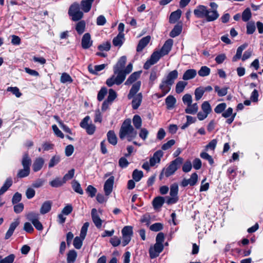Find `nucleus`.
<instances>
[{
    "label": "nucleus",
    "mask_w": 263,
    "mask_h": 263,
    "mask_svg": "<svg viewBox=\"0 0 263 263\" xmlns=\"http://www.w3.org/2000/svg\"><path fill=\"white\" fill-rule=\"evenodd\" d=\"M126 57H121L116 64L114 66V75L106 80V84L111 87L114 84L120 85L125 80L126 75L130 73L133 70V65L129 63L125 67Z\"/></svg>",
    "instance_id": "obj_1"
},
{
    "label": "nucleus",
    "mask_w": 263,
    "mask_h": 263,
    "mask_svg": "<svg viewBox=\"0 0 263 263\" xmlns=\"http://www.w3.org/2000/svg\"><path fill=\"white\" fill-rule=\"evenodd\" d=\"M137 135V131L131 124L129 119H126L122 123L119 133V136L121 140L127 139L128 141L134 139Z\"/></svg>",
    "instance_id": "obj_2"
},
{
    "label": "nucleus",
    "mask_w": 263,
    "mask_h": 263,
    "mask_svg": "<svg viewBox=\"0 0 263 263\" xmlns=\"http://www.w3.org/2000/svg\"><path fill=\"white\" fill-rule=\"evenodd\" d=\"M183 162V158L180 157H177L172 161L166 168L162 170L160 175V179H161L163 175L166 177H168L173 175L180 167Z\"/></svg>",
    "instance_id": "obj_3"
},
{
    "label": "nucleus",
    "mask_w": 263,
    "mask_h": 263,
    "mask_svg": "<svg viewBox=\"0 0 263 263\" xmlns=\"http://www.w3.org/2000/svg\"><path fill=\"white\" fill-rule=\"evenodd\" d=\"M68 14L71 17L73 21H78L83 16V13L80 10V6L78 3H73L69 7Z\"/></svg>",
    "instance_id": "obj_4"
},
{
    "label": "nucleus",
    "mask_w": 263,
    "mask_h": 263,
    "mask_svg": "<svg viewBox=\"0 0 263 263\" xmlns=\"http://www.w3.org/2000/svg\"><path fill=\"white\" fill-rule=\"evenodd\" d=\"M122 234V245L123 247L126 246L131 240L133 234V227L132 226L124 227L121 231Z\"/></svg>",
    "instance_id": "obj_5"
},
{
    "label": "nucleus",
    "mask_w": 263,
    "mask_h": 263,
    "mask_svg": "<svg viewBox=\"0 0 263 263\" xmlns=\"http://www.w3.org/2000/svg\"><path fill=\"white\" fill-rule=\"evenodd\" d=\"M162 57L163 56L159 51L154 52L151 55L150 59L144 64L143 66L144 68L145 69H149L152 65L156 64Z\"/></svg>",
    "instance_id": "obj_6"
},
{
    "label": "nucleus",
    "mask_w": 263,
    "mask_h": 263,
    "mask_svg": "<svg viewBox=\"0 0 263 263\" xmlns=\"http://www.w3.org/2000/svg\"><path fill=\"white\" fill-rule=\"evenodd\" d=\"M164 248L163 245L156 243L153 247H151L149 250V256L151 258L158 257Z\"/></svg>",
    "instance_id": "obj_7"
},
{
    "label": "nucleus",
    "mask_w": 263,
    "mask_h": 263,
    "mask_svg": "<svg viewBox=\"0 0 263 263\" xmlns=\"http://www.w3.org/2000/svg\"><path fill=\"white\" fill-rule=\"evenodd\" d=\"M198 178V177L197 174L196 173H194L191 175V177L189 179H183L181 182V185L183 187H186L188 185L194 186L197 183Z\"/></svg>",
    "instance_id": "obj_8"
},
{
    "label": "nucleus",
    "mask_w": 263,
    "mask_h": 263,
    "mask_svg": "<svg viewBox=\"0 0 263 263\" xmlns=\"http://www.w3.org/2000/svg\"><path fill=\"white\" fill-rule=\"evenodd\" d=\"M205 19L207 22H213L216 20L219 16L217 11H215L207 8Z\"/></svg>",
    "instance_id": "obj_9"
},
{
    "label": "nucleus",
    "mask_w": 263,
    "mask_h": 263,
    "mask_svg": "<svg viewBox=\"0 0 263 263\" xmlns=\"http://www.w3.org/2000/svg\"><path fill=\"white\" fill-rule=\"evenodd\" d=\"M173 44V41L172 39L167 40L162 47L159 52L163 57L171 51Z\"/></svg>",
    "instance_id": "obj_10"
},
{
    "label": "nucleus",
    "mask_w": 263,
    "mask_h": 263,
    "mask_svg": "<svg viewBox=\"0 0 263 263\" xmlns=\"http://www.w3.org/2000/svg\"><path fill=\"white\" fill-rule=\"evenodd\" d=\"M163 153L162 151L159 150L156 151L153 155V157L149 159L151 166H154L157 163H159L161 158L163 157Z\"/></svg>",
    "instance_id": "obj_11"
},
{
    "label": "nucleus",
    "mask_w": 263,
    "mask_h": 263,
    "mask_svg": "<svg viewBox=\"0 0 263 263\" xmlns=\"http://www.w3.org/2000/svg\"><path fill=\"white\" fill-rule=\"evenodd\" d=\"M114 182V177L111 176L105 182L104 190L106 196H108L112 191Z\"/></svg>",
    "instance_id": "obj_12"
},
{
    "label": "nucleus",
    "mask_w": 263,
    "mask_h": 263,
    "mask_svg": "<svg viewBox=\"0 0 263 263\" xmlns=\"http://www.w3.org/2000/svg\"><path fill=\"white\" fill-rule=\"evenodd\" d=\"M92 220L97 228H100L102 227V220L100 218L97 210L96 209H92L91 212Z\"/></svg>",
    "instance_id": "obj_13"
},
{
    "label": "nucleus",
    "mask_w": 263,
    "mask_h": 263,
    "mask_svg": "<svg viewBox=\"0 0 263 263\" xmlns=\"http://www.w3.org/2000/svg\"><path fill=\"white\" fill-rule=\"evenodd\" d=\"M82 47L84 49H88L92 46V41L89 33H85L82 39Z\"/></svg>",
    "instance_id": "obj_14"
},
{
    "label": "nucleus",
    "mask_w": 263,
    "mask_h": 263,
    "mask_svg": "<svg viewBox=\"0 0 263 263\" xmlns=\"http://www.w3.org/2000/svg\"><path fill=\"white\" fill-rule=\"evenodd\" d=\"M207 7L203 5H199L194 10L195 15L198 18L205 17Z\"/></svg>",
    "instance_id": "obj_15"
},
{
    "label": "nucleus",
    "mask_w": 263,
    "mask_h": 263,
    "mask_svg": "<svg viewBox=\"0 0 263 263\" xmlns=\"http://www.w3.org/2000/svg\"><path fill=\"white\" fill-rule=\"evenodd\" d=\"M178 72L177 70H174L168 73L165 79H164L166 81V83L170 85H173L174 83L175 80L178 78Z\"/></svg>",
    "instance_id": "obj_16"
},
{
    "label": "nucleus",
    "mask_w": 263,
    "mask_h": 263,
    "mask_svg": "<svg viewBox=\"0 0 263 263\" xmlns=\"http://www.w3.org/2000/svg\"><path fill=\"white\" fill-rule=\"evenodd\" d=\"M20 224V220L18 219H16L14 221L10 224V227L6 233L5 238L6 239H9L13 234L15 228Z\"/></svg>",
    "instance_id": "obj_17"
},
{
    "label": "nucleus",
    "mask_w": 263,
    "mask_h": 263,
    "mask_svg": "<svg viewBox=\"0 0 263 263\" xmlns=\"http://www.w3.org/2000/svg\"><path fill=\"white\" fill-rule=\"evenodd\" d=\"M141 85V82L140 81H137L136 82L133 84L127 96V97L129 99L133 98L134 96L136 94V93L139 90Z\"/></svg>",
    "instance_id": "obj_18"
},
{
    "label": "nucleus",
    "mask_w": 263,
    "mask_h": 263,
    "mask_svg": "<svg viewBox=\"0 0 263 263\" xmlns=\"http://www.w3.org/2000/svg\"><path fill=\"white\" fill-rule=\"evenodd\" d=\"M45 161L43 158L38 157L35 159L32 165V169L34 172L39 171L43 167Z\"/></svg>",
    "instance_id": "obj_19"
},
{
    "label": "nucleus",
    "mask_w": 263,
    "mask_h": 263,
    "mask_svg": "<svg viewBox=\"0 0 263 263\" xmlns=\"http://www.w3.org/2000/svg\"><path fill=\"white\" fill-rule=\"evenodd\" d=\"M141 73V71L134 72L125 81L124 84L125 85H129L137 82V80L140 78Z\"/></svg>",
    "instance_id": "obj_20"
},
{
    "label": "nucleus",
    "mask_w": 263,
    "mask_h": 263,
    "mask_svg": "<svg viewBox=\"0 0 263 263\" xmlns=\"http://www.w3.org/2000/svg\"><path fill=\"white\" fill-rule=\"evenodd\" d=\"M166 81L163 79L159 85V88L161 89L162 92V95L158 96L159 98L164 96L170 91L171 89V86L172 85H170L167 83H166Z\"/></svg>",
    "instance_id": "obj_21"
},
{
    "label": "nucleus",
    "mask_w": 263,
    "mask_h": 263,
    "mask_svg": "<svg viewBox=\"0 0 263 263\" xmlns=\"http://www.w3.org/2000/svg\"><path fill=\"white\" fill-rule=\"evenodd\" d=\"M52 202L51 201L47 200L45 201L40 208V213L41 214H45L48 213L51 209Z\"/></svg>",
    "instance_id": "obj_22"
},
{
    "label": "nucleus",
    "mask_w": 263,
    "mask_h": 263,
    "mask_svg": "<svg viewBox=\"0 0 263 263\" xmlns=\"http://www.w3.org/2000/svg\"><path fill=\"white\" fill-rule=\"evenodd\" d=\"M151 40L150 36H146L141 39L137 47L138 52L141 51L143 48L148 44Z\"/></svg>",
    "instance_id": "obj_23"
},
{
    "label": "nucleus",
    "mask_w": 263,
    "mask_h": 263,
    "mask_svg": "<svg viewBox=\"0 0 263 263\" xmlns=\"http://www.w3.org/2000/svg\"><path fill=\"white\" fill-rule=\"evenodd\" d=\"M107 140L108 142L113 145H116L117 143V137L114 130H109L107 134Z\"/></svg>",
    "instance_id": "obj_24"
},
{
    "label": "nucleus",
    "mask_w": 263,
    "mask_h": 263,
    "mask_svg": "<svg viewBox=\"0 0 263 263\" xmlns=\"http://www.w3.org/2000/svg\"><path fill=\"white\" fill-rule=\"evenodd\" d=\"M197 74L196 70L193 69H188L185 71L183 75L182 79L184 80H188L193 79Z\"/></svg>",
    "instance_id": "obj_25"
},
{
    "label": "nucleus",
    "mask_w": 263,
    "mask_h": 263,
    "mask_svg": "<svg viewBox=\"0 0 263 263\" xmlns=\"http://www.w3.org/2000/svg\"><path fill=\"white\" fill-rule=\"evenodd\" d=\"M142 99V95L141 93L137 94L132 101V106L135 109H137L140 105Z\"/></svg>",
    "instance_id": "obj_26"
},
{
    "label": "nucleus",
    "mask_w": 263,
    "mask_h": 263,
    "mask_svg": "<svg viewBox=\"0 0 263 263\" xmlns=\"http://www.w3.org/2000/svg\"><path fill=\"white\" fill-rule=\"evenodd\" d=\"M176 103V100L173 96L169 95L165 99V103L167 108L169 109L173 108Z\"/></svg>",
    "instance_id": "obj_27"
},
{
    "label": "nucleus",
    "mask_w": 263,
    "mask_h": 263,
    "mask_svg": "<svg viewBox=\"0 0 263 263\" xmlns=\"http://www.w3.org/2000/svg\"><path fill=\"white\" fill-rule=\"evenodd\" d=\"M106 66V64H103L99 65H96L94 67L89 65L88 68V70L90 73L97 74L99 71L103 70L105 68Z\"/></svg>",
    "instance_id": "obj_28"
},
{
    "label": "nucleus",
    "mask_w": 263,
    "mask_h": 263,
    "mask_svg": "<svg viewBox=\"0 0 263 263\" xmlns=\"http://www.w3.org/2000/svg\"><path fill=\"white\" fill-rule=\"evenodd\" d=\"M181 13L182 12L180 9H178L176 11L173 12L170 16V22L171 23H175L180 18Z\"/></svg>",
    "instance_id": "obj_29"
},
{
    "label": "nucleus",
    "mask_w": 263,
    "mask_h": 263,
    "mask_svg": "<svg viewBox=\"0 0 263 263\" xmlns=\"http://www.w3.org/2000/svg\"><path fill=\"white\" fill-rule=\"evenodd\" d=\"M124 41V34H118L112 40V44L115 46L121 47Z\"/></svg>",
    "instance_id": "obj_30"
},
{
    "label": "nucleus",
    "mask_w": 263,
    "mask_h": 263,
    "mask_svg": "<svg viewBox=\"0 0 263 263\" xmlns=\"http://www.w3.org/2000/svg\"><path fill=\"white\" fill-rule=\"evenodd\" d=\"M12 184V180L11 178L6 179L3 185L0 189V195L4 194Z\"/></svg>",
    "instance_id": "obj_31"
},
{
    "label": "nucleus",
    "mask_w": 263,
    "mask_h": 263,
    "mask_svg": "<svg viewBox=\"0 0 263 263\" xmlns=\"http://www.w3.org/2000/svg\"><path fill=\"white\" fill-rule=\"evenodd\" d=\"M164 202L163 197L158 196L155 198L153 201V205L155 209L161 208Z\"/></svg>",
    "instance_id": "obj_32"
},
{
    "label": "nucleus",
    "mask_w": 263,
    "mask_h": 263,
    "mask_svg": "<svg viewBox=\"0 0 263 263\" xmlns=\"http://www.w3.org/2000/svg\"><path fill=\"white\" fill-rule=\"evenodd\" d=\"M247 44H243L239 46L236 51V54L233 57L232 61L233 62L237 61L238 59H240L243 50L247 47Z\"/></svg>",
    "instance_id": "obj_33"
},
{
    "label": "nucleus",
    "mask_w": 263,
    "mask_h": 263,
    "mask_svg": "<svg viewBox=\"0 0 263 263\" xmlns=\"http://www.w3.org/2000/svg\"><path fill=\"white\" fill-rule=\"evenodd\" d=\"M198 107L197 103L187 105L185 109V112L188 114H195L198 111Z\"/></svg>",
    "instance_id": "obj_34"
},
{
    "label": "nucleus",
    "mask_w": 263,
    "mask_h": 263,
    "mask_svg": "<svg viewBox=\"0 0 263 263\" xmlns=\"http://www.w3.org/2000/svg\"><path fill=\"white\" fill-rule=\"evenodd\" d=\"M22 164L24 168H30L31 164V160L27 154L23 155Z\"/></svg>",
    "instance_id": "obj_35"
},
{
    "label": "nucleus",
    "mask_w": 263,
    "mask_h": 263,
    "mask_svg": "<svg viewBox=\"0 0 263 263\" xmlns=\"http://www.w3.org/2000/svg\"><path fill=\"white\" fill-rule=\"evenodd\" d=\"M77 256L76 251L72 250L69 251L67 254V263H74Z\"/></svg>",
    "instance_id": "obj_36"
},
{
    "label": "nucleus",
    "mask_w": 263,
    "mask_h": 263,
    "mask_svg": "<svg viewBox=\"0 0 263 263\" xmlns=\"http://www.w3.org/2000/svg\"><path fill=\"white\" fill-rule=\"evenodd\" d=\"M65 182L63 179L60 178H56L49 182L50 185L53 187H58L61 186Z\"/></svg>",
    "instance_id": "obj_37"
},
{
    "label": "nucleus",
    "mask_w": 263,
    "mask_h": 263,
    "mask_svg": "<svg viewBox=\"0 0 263 263\" xmlns=\"http://www.w3.org/2000/svg\"><path fill=\"white\" fill-rule=\"evenodd\" d=\"M187 84V83L185 81H180L177 82L176 85V92L177 93H180L182 92L184 90Z\"/></svg>",
    "instance_id": "obj_38"
},
{
    "label": "nucleus",
    "mask_w": 263,
    "mask_h": 263,
    "mask_svg": "<svg viewBox=\"0 0 263 263\" xmlns=\"http://www.w3.org/2000/svg\"><path fill=\"white\" fill-rule=\"evenodd\" d=\"M182 31V26L181 25H176L170 32V36L172 37H175L179 35Z\"/></svg>",
    "instance_id": "obj_39"
},
{
    "label": "nucleus",
    "mask_w": 263,
    "mask_h": 263,
    "mask_svg": "<svg viewBox=\"0 0 263 263\" xmlns=\"http://www.w3.org/2000/svg\"><path fill=\"white\" fill-rule=\"evenodd\" d=\"M85 26L86 24L84 21H81L77 24L76 29L79 34H81L84 32Z\"/></svg>",
    "instance_id": "obj_40"
},
{
    "label": "nucleus",
    "mask_w": 263,
    "mask_h": 263,
    "mask_svg": "<svg viewBox=\"0 0 263 263\" xmlns=\"http://www.w3.org/2000/svg\"><path fill=\"white\" fill-rule=\"evenodd\" d=\"M215 91L217 93L219 97H223L226 96L228 93V87H223L220 88L219 86L216 85L214 87Z\"/></svg>",
    "instance_id": "obj_41"
},
{
    "label": "nucleus",
    "mask_w": 263,
    "mask_h": 263,
    "mask_svg": "<svg viewBox=\"0 0 263 263\" xmlns=\"http://www.w3.org/2000/svg\"><path fill=\"white\" fill-rule=\"evenodd\" d=\"M210 68L207 66H204L201 67L198 73L200 77H203L209 76L210 73Z\"/></svg>",
    "instance_id": "obj_42"
},
{
    "label": "nucleus",
    "mask_w": 263,
    "mask_h": 263,
    "mask_svg": "<svg viewBox=\"0 0 263 263\" xmlns=\"http://www.w3.org/2000/svg\"><path fill=\"white\" fill-rule=\"evenodd\" d=\"M92 4L82 0L81 2V7L84 12H89L91 8Z\"/></svg>",
    "instance_id": "obj_43"
},
{
    "label": "nucleus",
    "mask_w": 263,
    "mask_h": 263,
    "mask_svg": "<svg viewBox=\"0 0 263 263\" xmlns=\"http://www.w3.org/2000/svg\"><path fill=\"white\" fill-rule=\"evenodd\" d=\"M201 108L206 115L210 114L212 111L211 105L208 101H204L202 104Z\"/></svg>",
    "instance_id": "obj_44"
},
{
    "label": "nucleus",
    "mask_w": 263,
    "mask_h": 263,
    "mask_svg": "<svg viewBox=\"0 0 263 263\" xmlns=\"http://www.w3.org/2000/svg\"><path fill=\"white\" fill-rule=\"evenodd\" d=\"M143 176V174L142 171H138V170H135L132 175L133 179L136 182L139 181Z\"/></svg>",
    "instance_id": "obj_45"
},
{
    "label": "nucleus",
    "mask_w": 263,
    "mask_h": 263,
    "mask_svg": "<svg viewBox=\"0 0 263 263\" xmlns=\"http://www.w3.org/2000/svg\"><path fill=\"white\" fill-rule=\"evenodd\" d=\"M27 219L32 223L39 219V215L34 212H30L26 215Z\"/></svg>",
    "instance_id": "obj_46"
},
{
    "label": "nucleus",
    "mask_w": 263,
    "mask_h": 263,
    "mask_svg": "<svg viewBox=\"0 0 263 263\" xmlns=\"http://www.w3.org/2000/svg\"><path fill=\"white\" fill-rule=\"evenodd\" d=\"M60 157L59 156L55 155L53 156L50 160L49 162L48 167L49 168L53 167L58 164L60 161Z\"/></svg>",
    "instance_id": "obj_47"
},
{
    "label": "nucleus",
    "mask_w": 263,
    "mask_h": 263,
    "mask_svg": "<svg viewBox=\"0 0 263 263\" xmlns=\"http://www.w3.org/2000/svg\"><path fill=\"white\" fill-rule=\"evenodd\" d=\"M72 189L76 192L81 195L83 194V191L81 187L80 184L78 181L76 180L73 181L72 183Z\"/></svg>",
    "instance_id": "obj_48"
},
{
    "label": "nucleus",
    "mask_w": 263,
    "mask_h": 263,
    "mask_svg": "<svg viewBox=\"0 0 263 263\" xmlns=\"http://www.w3.org/2000/svg\"><path fill=\"white\" fill-rule=\"evenodd\" d=\"M187 117V121H186V122L182 126H181V129H185L186 128H187L190 124H192V123H194L196 122V118L195 117H193V116H186Z\"/></svg>",
    "instance_id": "obj_49"
},
{
    "label": "nucleus",
    "mask_w": 263,
    "mask_h": 263,
    "mask_svg": "<svg viewBox=\"0 0 263 263\" xmlns=\"http://www.w3.org/2000/svg\"><path fill=\"white\" fill-rule=\"evenodd\" d=\"M133 122L136 129H140L142 126V119L140 116H134Z\"/></svg>",
    "instance_id": "obj_50"
},
{
    "label": "nucleus",
    "mask_w": 263,
    "mask_h": 263,
    "mask_svg": "<svg viewBox=\"0 0 263 263\" xmlns=\"http://www.w3.org/2000/svg\"><path fill=\"white\" fill-rule=\"evenodd\" d=\"M61 82L62 83H71L72 82L71 77L67 73H63L60 78Z\"/></svg>",
    "instance_id": "obj_51"
},
{
    "label": "nucleus",
    "mask_w": 263,
    "mask_h": 263,
    "mask_svg": "<svg viewBox=\"0 0 263 263\" xmlns=\"http://www.w3.org/2000/svg\"><path fill=\"white\" fill-rule=\"evenodd\" d=\"M117 97V93L116 91L112 89H109L108 91V96L107 97V99L106 100L108 102H110L111 103L116 99Z\"/></svg>",
    "instance_id": "obj_52"
},
{
    "label": "nucleus",
    "mask_w": 263,
    "mask_h": 263,
    "mask_svg": "<svg viewBox=\"0 0 263 263\" xmlns=\"http://www.w3.org/2000/svg\"><path fill=\"white\" fill-rule=\"evenodd\" d=\"M204 92L202 87H197L195 90V97L196 100H200L203 96Z\"/></svg>",
    "instance_id": "obj_53"
},
{
    "label": "nucleus",
    "mask_w": 263,
    "mask_h": 263,
    "mask_svg": "<svg viewBox=\"0 0 263 263\" xmlns=\"http://www.w3.org/2000/svg\"><path fill=\"white\" fill-rule=\"evenodd\" d=\"M84 239H82L81 237H76L73 240V246L77 249H80L82 246V242Z\"/></svg>",
    "instance_id": "obj_54"
},
{
    "label": "nucleus",
    "mask_w": 263,
    "mask_h": 263,
    "mask_svg": "<svg viewBox=\"0 0 263 263\" xmlns=\"http://www.w3.org/2000/svg\"><path fill=\"white\" fill-rule=\"evenodd\" d=\"M7 90L11 92L17 98H20L22 96V93L17 87H8Z\"/></svg>",
    "instance_id": "obj_55"
},
{
    "label": "nucleus",
    "mask_w": 263,
    "mask_h": 263,
    "mask_svg": "<svg viewBox=\"0 0 263 263\" xmlns=\"http://www.w3.org/2000/svg\"><path fill=\"white\" fill-rule=\"evenodd\" d=\"M251 17V12L249 8L246 9L242 13V19L244 22L248 21Z\"/></svg>",
    "instance_id": "obj_56"
},
{
    "label": "nucleus",
    "mask_w": 263,
    "mask_h": 263,
    "mask_svg": "<svg viewBox=\"0 0 263 263\" xmlns=\"http://www.w3.org/2000/svg\"><path fill=\"white\" fill-rule=\"evenodd\" d=\"M178 192V186L177 184L174 183L171 185L170 193L171 196L177 197Z\"/></svg>",
    "instance_id": "obj_57"
},
{
    "label": "nucleus",
    "mask_w": 263,
    "mask_h": 263,
    "mask_svg": "<svg viewBox=\"0 0 263 263\" xmlns=\"http://www.w3.org/2000/svg\"><path fill=\"white\" fill-rule=\"evenodd\" d=\"M107 93V89L105 87H102L98 93L97 99L99 101L103 100Z\"/></svg>",
    "instance_id": "obj_58"
},
{
    "label": "nucleus",
    "mask_w": 263,
    "mask_h": 263,
    "mask_svg": "<svg viewBox=\"0 0 263 263\" xmlns=\"http://www.w3.org/2000/svg\"><path fill=\"white\" fill-rule=\"evenodd\" d=\"M30 173V168H24L20 170L17 173V177L24 178L28 176Z\"/></svg>",
    "instance_id": "obj_59"
},
{
    "label": "nucleus",
    "mask_w": 263,
    "mask_h": 263,
    "mask_svg": "<svg viewBox=\"0 0 263 263\" xmlns=\"http://www.w3.org/2000/svg\"><path fill=\"white\" fill-rule=\"evenodd\" d=\"M89 225V223L88 222H85L84 223V224L83 225V226L81 228V232H80V237L82 239H85V238Z\"/></svg>",
    "instance_id": "obj_60"
},
{
    "label": "nucleus",
    "mask_w": 263,
    "mask_h": 263,
    "mask_svg": "<svg viewBox=\"0 0 263 263\" xmlns=\"http://www.w3.org/2000/svg\"><path fill=\"white\" fill-rule=\"evenodd\" d=\"M183 103L186 105H191L192 103V97L190 94L186 93L182 97Z\"/></svg>",
    "instance_id": "obj_61"
},
{
    "label": "nucleus",
    "mask_w": 263,
    "mask_h": 263,
    "mask_svg": "<svg viewBox=\"0 0 263 263\" xmlns=\"http://www.w3.org/2000/svg\"><path fill=\"white\" fill-rule=\"evenodd\" d=\"M227 105L225 103L219 104L214 109L215 112L217 114H221L226 108Z\"/></svg>",
    "instance_id": "obj_62"
},
{
    "label": "nucleus",
    "mask_w": 263,
    "mask_h": 263,
    "mask_svg": "<svg viewBox=\"0 0 263 263\" xmlns=\"http://www.w3.org/2000/svg\"><path fill=\"white\" fill-rule=\"evenodd\" d=\"M74 169H71L70 170H69L67 173H66L64 176L63 177V178H62L64 181V182L65 183L67 180H70L71 179H72L73 176H74Z\"/></svg>",
    "instance_id": "obj_63"
},
{
    "label": "nucleus",
    "mask_w": 263,
    "mask_h": 263,
    "mask_svg": "<svg viewBox=\"0 0 263 263\" xmlns=\"http://www.w3.org/2000/svg\"><path fill=\"white\" fill-rule=\"evenodd\" d=\"M86 192L89 194L91 197L95 196L97 193V189L92 185H88L86 190Z\"/></svg>",
    "instance_id": "obj_64"
}]
</instances>
